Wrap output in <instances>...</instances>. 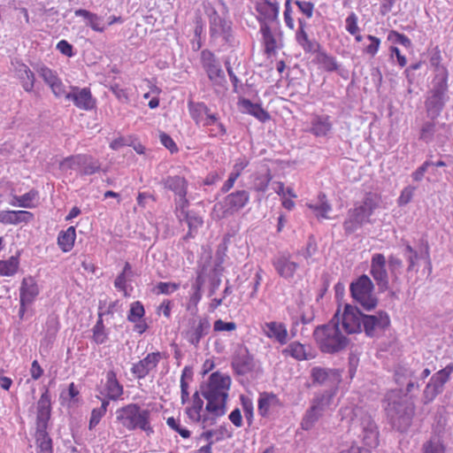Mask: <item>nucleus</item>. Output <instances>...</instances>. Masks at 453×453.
<instances>
[{"label": "nucleus", "instance_id": "55", "mask_svg": "<svg viewBox=\"0 0 453 453\" xmlns=\"http://www.w3.org/2000/svg\"><path fill=\"white\" fill-rule=\"evenodd\" d=\"M145 314L144 307L139 301L131 303L130 310L127 314V319L130 322L136 323L140 321Z\"/></svg>", "mask_w": 453, "mask_h": 453}, {"label": "nucleus", "instance_id": "19", "mask_svg": "<svg viewBox=\"0 0 453 453\" xmlns=\"http://www.w3.org/2000/svg\"><path fill=\"white\" fill-rule=\"evenodd\" d=\"M272 265L279 276L287 280H292L299 268V264L288 252L279 253L272 259Z\"/></svg>", "mask_w": 453, "mask_h": 453}, {"label": "nucleus", "instance_id": "27", "mask_svg": "<svg viewBox=\"0 0 453 453\" xmlns=\"http://www.w3.org/2000/svg\"><path fill=\"white\" fill-rule=\"evenodd\" d=\"M39 292L35 280L31 276L25 277L19 288V303L32 304Z\"/></svg>", "mask_w": 453, "mask_h": 453}, {"label": "nucleus", "instance_id": "39", "mask_svg": "<svg viewBox=\"0 0 453 453\" xmlns=\"http://www.w3.org/2000/svg\"><path fill=\"white\" fill-rule=\"evenodd\" d=\"M314 61L326 72H335L339 68L336 58L323 50L317 52Z\"/></svg>", "mask_w": 453, "mask_h": 453}, {"label": "nucleus", "instance_id": "60", "mask_svg": "<svg viewBox=\"0 0 453 453\" xmlns=\"http://www.w3.org/2000/svg\"><path fill=\"white\" fill-rule=\"evenodd\" d=\"M435 133V125L433 122L427 121L423 124L420 134H419V139L423 142L428 143L432 142L434 135Z\"/></svg>", "mask_w": 453, "mask_h": 453}, {"label": "nucleus", "instance_id": "48", "mask_svg": "<svg viewBox=\"0 0 453 453\" xmlns=\"http://www.w3.org/2000/svg\"><path fill=\"white\" fill-rule=\"evenodd\" d=\"M108 406L109 401L102 400L101 406L92 410L88 424L89 430L94 429L99 424L102 418L106 414Z\"/></svg>", "mask_w": 453, "mask_h": 453}, {"label": "nucleus", "instance_id": "8", "mask_svg": "<svg viewBox=\"0 0 453 453\" xmlns=\"http://www.w3.org/2000/svg\"><path fill=\"white\" fill-rule=\"evenodd\" d=\"M331 320L347 334L362 332L363 313L351 304H345L342 312L338 310Z\"/></svg>", "mask_w": 453, "mask_h": 453}, {"label": "nucleus", "instance_id": "14", "mask_svg": "<svg viewBox=\"0 0 453 453\" xmlns=\"http://www.w3.org/2000/svg\"><path fill=\"white\" fill-rule=\"evenodd\" d=\"M387 259L381 253H375L371 258L370 273L375 280L380 292L388 288V273L386 268Z\"/></svg>", "mask_w": 453, "mask_h": 453}, {"label": "nucleus", "instance_id": "22", "mask_svg": "<svg viewBox=\"0 0 453 453\" xmlns=\"http://www.w3.org/2000/svg\"><path fill=\"white\" fill-rule=\"evenodd\" d=\"M333 124L328 115L312 114L306 132L316 137L326 136L332 130Z\"/></svg>", "mask_w": 453, "mask_h": 453}, {"label": "nucleus", "instance_id": "15", "mask_svg": "<svg viewBox=\"0 0 453 453\" xmlns=\"http://www.w3.org/2000/svg\"><path fill=\"white\" fill-rule=\"evenodd\" d=\"M311 376L314 384L329 387V391H336L342 381V371L338 369L316 366L311 369Z\"/></svg>", "mask_w": 453, "mask_h": 453}, {"label": "nucleus", "instance_id": "43", "mask_svg": "<svg viewBox=\"0 0 453 453\" xmlns=\"http://www.w3.org/2000/svg\"><path fill=\"white\" fill-rule=\"evenodd\" d=\"M92 340L97 345L105 343L109 338V332L104 325L101 314L99 315V319L92 328Z\"/></svg>", "mask_w": 453, "mask_h": 453}, {"label": "nucleus", "instance_id": "54", "mask_svg": "<svg viewBox=\"0 0 453 453\" xmlns=\"http://www.w3.org/2000/svg\"><path fill=\"white\" fill-rule=\"evenodd\" d=\"M453 372V365H449L445 368L434 373L430 381L434 383L436 387L443 388L444 384L449 380L451 372Z\"/></svg>", "mask_w": 453, "mask_h": 453}, {"label": "nucleus", "instance_id": "52", "mask_svg": "<svg viewBox=\"0 0 453 453\" xmlns=\"http://www.w3.org/2000/svg\"><path fill=\"white\" fill-rule=\"evenodd\" d=\"M216 117V120L208 125H202L208 128V134L211 137H222L226 134V128L222 122L219 120L218 113H213Z\"/></svg>", "mask_w": 453, "mask_h": 453}, {"label": "nucleus", "instance_id": "61", "mask_svg": "<svg viewBox=\"0 0 453 453\" xmlns=\"http://www.w3.org/2000/svg\"><path fill=\"white\" fill-rule=\"evenodd\" d=\"M249 165H250V159L247 157H245V156L239 157L234 160V165H233V168H232V171L230 172V173H232V175H234L237 178H239L242 175L244 169L249 166Z\"/></svg>", "mask_w": 453, "mask_h": 453}, {"label": "nucleus", "instance_id": "30", "mask_svg": "<svg viewBox=\"0 0 453 453\" xmlns=\"http://www.w3.org/2000/svg\"><path fill=\"white\" fill-rule=\"evenodd\" d=\"M232 368L238 375H245L254 368L253 357L247 350L240 351L232 360Z\"/></svg>", "mask_w": 453, "mask_h": 453}, {"label": "nucleus", "instance_id": "20", "mask_svg": "<svg viewBox=\"0 0 453 453\" xmlns=\"http://www.w3.org/2000/svg\"><path fill=\"white\" fill-rule=\"evenodd\" d=\"M65 98L73 101L77 108L84 111H91L96 105V100L88 88L73 87L72 92L65 95Z\"/></svg>", "mask_w": 453, "mask_h": 453}, {"label": "nucleus", "instance_id": "26", "mask_svg": "<svg viewBox=\"0 0 453 453\" xmlns=\"http://www.w3.org/2000/svg\"><path fill=\"white\" fill-rule=\"evenodd\" d=\"M106 399L110 402L120 400L124 394V388L117 379V374L113 370L106 373V381L104 384Z\"/></svg>", "mask_w": 453, "mask_h": 453}, {"label": "nucleus", "instance_id": "18", "mask_svg": "<svg viewBox=\"0 0 453 453\" xmlns=\"http://www.w3.org/2000/svg\"><path fill=\"white\" fill-rule=\"evenodd\" d=\"M250 202V193L245 189L235 190L225 196L220 205L223 209V216L233 215L244 208Z\"/></svg>", "mask_w": 453, "mask_h": 453}, {"label": "nucleus", "instance_id": "16", "mask_svg": "<svg viewBox=\"0 0 453 453\" xmlns=\"http://www.w3.org/2000/svg\"><path fill=\"white\" fill-rule=\"evenodd\" d=\"M192 398V405L186 409L188 418L194 422H201L203 426L214 425L219 417L207 412L206 410L203 412V401L198 392H196Z\"/></svg>", "mask_w": 453, "mask_h": 453}, {"label": "nucleus", "instance_id": "40", "mask_svg": "<svg viewBox=\"0 0 453 453\" xmlns=\"http://www.w3.org/2000/svg\"><path fill=\"white\" fill-rule=\"evenodd\" d=\"M19 268V256H12L6 260H0V277H12Z\"/></svg>", "mask_w": 453, "mask_h": 453}, {"label": "nucleus", "instance_id": "3", "mask_svg": "<svg viewBox=\"0 0 453 453\" xmlns=\"http://www.w3.org/2000/svg\"><path fill=\"white\" fill-rule=\"evenodd\" d=\"M151 412L142 409L138 403H128L116 411V420L127 431L141 430L147 436L152 435L155 431L150 423Z\"/></svg>", "mask_w": 453, "mask_h": 453}, {"label": "nucleus", "instance_id": "24", "mask_svg": "<svg viewBox=\"0 0 453 453\" xmlns=\"http://www.w3.org/2000/svg\"><path fill=\"white\" fill-rule=\"evenodd\" d=\"M12 64L15 75L20 81L24 90L26 92L33 91L35 81L34 73L26 64L19 60H15Z\"/></svg>", "mask_w": 453, "mask_h": 453}, {"label": "nucleus", "instance_id": "35", "mask_svg": "<svg viewBox=\"0 0 453 453\" xmlns=\"http://www.w3.org/2000/svg\"><path fill=\"white\" fill-rule=\"evenodd\" d=\"M38 200V191L31 189L22 196H13L9 203L12 206L32 209L36 206Z\"/></svg>", "mask_w": 453, "mask_h": 453}, {"label": "nucleus", "instance_id": "38", "mask_svg": "<svg viewBox=\"0 0 453 453\" xmlns=\"http://www.w3.org/2000/svg\"><path fill=\"white\" fill-rule=\"evenodd\" d=\"M336 391H325L324 393L318 395L314 397L311 406H316L317 411L322 415L323 413L331 409L334 403V396Z\"/></svg>", "mask_w": 453, "mask_h": 453}, {"label": "nucleus", "instance_id": "31", "mask_svg": "<svg viewBox=\"0 0 453 453\" xmlns=\"http://www.w3.org/2000/svg\"><path fill=\"white\" fill-rule=\"evenodd\" d=\"M400 249L403 257L408 263L407 272H411L414 269L418 259H423L425 257L424 247L420 248L418 250H415L407 241L402 240Z\"/></svg>", "mask_w": 453, "mask_h": 453}, {"label": "nucleus", "instance_id": "37", "mask_svg": "<svg viewBox=\"0 0 453 453\" xmlns=\"http://www.w3.org/2000/svg\"><path fill=\"white\" fill-rule=\"evenodd\" d=\"M76 239V229L74 226H69L66 230L61 231L58 236V245L63 252H69L73 248Z\"/></svg>", "mask_w": 453, "mask_h": 453}, {"label": "nucleus", "instance_id": "5", "mask_svg": "<svg viewBox=\"0 0 453 453\" xmlns=\"http://www.w3.org/2000/svg\"><path fill=\"white\" fill-rule=\"evenodd\" d=\"M378 206L377 197L372 193H368L363 202L355 204L354 208L349 210L347 218L343 222V229L346 234H351L360 228L365 223L369 221L374 210Z\"/></svg>", "mask_w": 453, "mask_h": 453}, {"label": "nucleus", "instance_id": "10", "mask_svg": "<svg viewBox=\"0 0 453 453\" xmlns=\"http://www.w3.org/2000/svg\"><path fill=\"white\" fill-rule=\"evenodd\" d=\"M161 184L165 189L172 191L175 196L176 207L180 210L189 205L187 198L188 182L180 175H168L162 179Z\"/></svg>", "mask_w": 453, "mask_h": 453}, {"label": "nucleus", "instance_id": "59", "mask_svg": "<svg viewBox=\"0 0 453 453\" xmlns=\"http://www.w3.org/2000/svg\"><path fill=\"white\" fill-rule=\"evenodd\" d=\"M387 262L388 264V268L392 277L397 279L403 268L402 259L396 257L395 255L391 254L388 256Z\"/></svg>", "mask_w": 453, "mask_h": 453}, {"label": "nucleus", "instance_id": "62", "mask_svg": "<svg viewBox=\"0 0 453 453\" xmlns=\"http://www.w3.org/2000/svg\"><path fill=\"white\" fill-rule=\"evenodd\" d=\"M110 90L116 96V98L119 100V103H121V104H129L130 103V97H129L128 90L127 88L120 87L119 84H114V85L111 86Z\"/></svg>", "mask_w": 453, "mask_h": 453}, {"label": "nucleus", "instance_id": "46", "mask_svg": "<svg viewBox=\"0 0 453 453\" xmlns=\"http://www.w3.org/2000/svg\"><path fill=\"white\" fill-rule=\"evenodd\" d=\"M185 220L188 226V232L185 235L184 239L188 240L189 238H194L195 233L200 226H202L203 223V219L200 216H198L196 212L188 211L185 215Z\"/></svg>", "mask_w": 453, "mask_h": 453}, {"label": "nucleus", "instance_id": "28", "mask_svg": "<svg viewBox=\"0 0 453 453\" xmlns=\"http://www.w3.org/2000/svg\"><path fill=\"white\" fill-rule=\"evenodd\" d=\"M33 219L34 214L28 211H0V222L4 225L27 224Z\"/></svg>", "mask_w": 453, "mask_h": 453}, {"label": "nucleus", "instance_id": "47", "mask_svg": "<svg viewBox=\"0 0 453 453\" xmlns=\"http://www.w3.org/2000/svg\"><path fill=\"white\" fill-rule=\"evenodd\" d=\"M100 168L101 165L97 160L94 159L90 156L83 155L80 171L81 174L91 175L99 172Z\"/></svg>", "mask_w": 453, "mask_h": 453}, {"label": "nucleus", "instance_id": "36", "mask_svg": "<svg viewBox=\"0 0 453 453\" xmlns=\"http://www.w3.org/2000/svg\"><path fill=\"white\" fill-rule=\"evenodd\" d=\"M48 426L36 425L35 441L38 453H52V440L47 432Z\"/></svg>", "mask_w": 453, "mask_h": 453}, {"label": "nucleus", "instance_id": "33", "mask_svg": "<svg viewBox=\"0 0 453 453\" xmlns=\"http://www.w3.org/2000/svg\"><path fill=\"white\" fill-rule=\"evenodd\" d=\"M250 188L258 193H265L271 182L273 176L271 171L266 169L265 173L255 172L250 177Z\"/></svg>", "mask_w": 453, "mask_h": 453}, {"label": "nucleus", "instance_id": "25", "mask_svg": "<svg viewBox=\"0 0 453 453\" xmlns=\"http://www.w3.org/2000/svg\"><path fill=\"white\" fill-rule=\"evenodd\" d=\"M263 331L268 338L274 340L280 345H285L288 341L287 326L281 322H266L263 326Z\"/></svg>", "mask_w": 453, "mask_h": 453}, {"label": "nucleus", "instance_id": "11", "mask_svg": "<svg viewBox=\"0 0 453 453\" xmlns=\"http://www.w3.org/2000/svg\"><path fill=\"white\" fill-rule=\"evenodd\" d=\"M390 325V318L384 311H380L375 314H363L362 330L368 337H377L383 334Z\"/></svg>", "mask_w": 453, "mask_h": 453}, {"label": "nucleus", "instance_id": "4", "mask_svg": "<svg viewBox=\"0 0 453 453\" xmlns=\"http://www.w3.org/2000/svg\"><path fill=\"white\" fill-rule=\"evenodd\" d=\"M314 339L323 353L335 354L349 343V338L342 334V330L332 320L329 323L319 326L313 332Z\"/></svg>", "mask_w": 453, "mask_h": 453}, {"label": "nucleus", "instance_id": "41", "mask_svg": "<svg viewBox=\"0 0 453 453\" xmlns=\"http://www.w3.org/2000/svg\"><path fill=\"white\" fill-rule=\"evenodd\" d=\"M260 32L262 34L263 42L265 45V52L270 56L276 50V39L268 24L262 23Z\"/></svg>", "mask_w": 453, "mask_h": 453}, {"label": "nucleus", "instance_id": "64", "mask_svg": "<svg viewBox=\"0 0 453 453\" xmlns=\"http://www.w3.org/2000/svg\"><path fill=\"white\" fill-rule=\"evenodd\" d=\"M294 3L298 7L299 11L306 16V18L311 19L313 16L314 12V4L310 1H303V0H295Z\"/></svg>", "mask_w": 453, "mask_h": 453}, {"label": "nucleus", "instance_id": "45", "mask_svg": "<svg viewBox=\"0 0 453 453\" xmlns=\"http://www.w3.org/2000/svg\"><path fill=\"white\" fill-rule=\"evenodd\" d=\"M133 276L132 266L127 262L124 265L122 272L117 276L114 281V287L119 290L124 292V295L127 296V280Z\"/></svg>", "mask_w": 453, "mask_h": 453}, {"label": "nucleus", "instance_id": "34", "mask_svg": "<svg viewBox=\"0 0 453 453\" xmlns=\"http://www.w3.org/2000/svg\"><path fill=\"white\" fill-rule=\"evenodd\" d=\"M239 105L243 112L252 115L262 122H265L270 119L269 113L260 104H253L250 99H241Z\"/></svg>", "mask_w": 453, "mask_h": 453}, {"label": "nucleus", "instance_id": "17", "mask_svg": "<svg viewBox=\"0 0 453 453\" xmlns=\"http://www.w3.org/2000/svg\"><path fill=\"white\" fill-rule=\"evenodd\" d=\"M210 34L212 37H221L226 42H232V22L226 17H221L213 10L209 15Z\"/></svg>", "mask_w": 453, "mask_h": 453}, {"label": "nucleus", "instance_id": "2", "mask_svg": "<svg viewBox=\"0 0 453 453\" xmlns=\"http://www.w3.org/2000/svg\"><path fill=\"white\" fill-rule=\"evenodd\" d=\"M232 380L226 373L219 371L212 372L207 381L201 386V394L206 400L205 410L216 417L226 412V401Z\"/></svg>", "mask_w": 453, "mask_h": 453}, {"label": "nucleus", "instance_id": "21", "mask_svg": "<svg viewBox=\"0 0 453 453\" xmlns=\"http://www.w3.org/2000/svg\"><path fill=\"white\" fill-rule=\"evenodd\" d=\"M255 10L258 13L257 19L260 27L263 24L278 21L280 13V4L278 2L272 3L269 0H257Z\"/></svg>", "mask_w": 453, "mask_h": 453}, {"label": "nucleus", "instance_id": "1", "mask_svg": "<svg viewBox=\"0 0 453 453\" xmlns=\"http://www.w3.org/2000/svg\"><path fill=\"white\" fill-rule=\"evenodd\" d=\"M395 379L400 388L387 394L388 404L385 411L392 426L399 431H404L410 426L413 414V410L405 397L407 394L412 393L414 388H419L418 371L410 366H398Z\"/></svg>", "mask_w": 453, "mask_h": 453}, {"label": "nucleus", "instance_id": "6", "mask_svg": "<svg viewBox=\"0 0 453 453\" xmlns=\"http://www.w3.org/2000/svg\"><path fill=\"white\" fill-rule=\"evenodd\" d=\"M448 92L449 84L448 79H445V75L434 77L432 81V87L428 91V95L425 102L428 115L436 117L441 112L446 103L449 99Z\"/></svg>", "mask_w": 453, "mask_h": 453}, {"label": "nucleus", "instance_id": "44", "mask_svg": "<svg viewBox=\"0 0 453 453\" xmlns=\"http://www.w3.org/2000/svg\"><path fill=\"white\" fill-rule=\"evenodd\" d=\"M309 208L311 209L317 215L323 219H328V212L331 211L332 207L327 203L325 194H319L318 196V202L316 203H309Z\"/></svg>", "mask_w": 453, "mask_h": 453}, {"label": "nucleus", "instance_id": "7", "mask_svg": "<svg viewBox=\"0 0 453 453\" xmlns=\"http://www.w3.org/2000/svg\"><path fill=\"white\" fill-rule=\"evenodd\" d=\"M374 286L371 279L363 274L351 282L349 291L352 298L366 311L374 309L378 299L373 294Z\"/></svg>", "mask_w": 453, "mask_h": 453}, {"label": "nucleus", "instance_id": "29", "mask_svg": "<svg viewBox=\"0 0 453 453\" xmlns=\"http://www.w3.org/2000/svg\"><path fill=\"white\" fill-rule=\"evenodd\" d=\"M51 414V399L46 388L37 402L36 425L48 426Z\"/></svg>", "mask_w": 453, "mask_h": 453}, {"label": "nucleus", "instance_id": "63", "mask_svg": "<svg viewBox=\"0 0 453 453\" xmlns=\"http://www.w3.org/2000/svg\"><path fill=\"white\" fill-rule=\"evenodd\" d=\"M180 288V283L160 281L156 286L157 294L170 295Z\"/></svg>", "mask_w": 453, "mask_h": 453}, {"label": "nucleus", "instance_id": "12", "mask_svg": "<svg viewBox=\"0 0 453 453\" xmlns=\"http://www.w3.org/2000/svg\"><path fill=\"white\" fill-rule=\"evenodd\" d=\"M201 64L213 85H222L226 81L225 73L215 55L209 50L201 52Z\"/></svg>", "mask_w": 453, "mask_h": 453}, {"label": "nucleus", "instance_id": "58", "mask_svg": "<svg viewBox=\"0 0 453 453\" xmlns=\"http://www.w3.org/2000/svg\"><path fill=\"white\" fill-rule=\"evenodd\" d=\"M202 299V290L191 288L188 302L187 303V311H191L193 314L197 312V305Z\"/></svg>", "mask_w": 453, "mask_h": 453}, {"label": "nucleus", "instance_id": "32", "mask_svg": "<svg viewBox=\"0 0 453 453\" xmlns=\"http://www.w3.org/2000/svg\"><path fill=\"white\" fill-rule=\"evenodd\" d=\"M284 357H291L296 360L303 361L313 357V355L307 351L306 347L299 342H292L281 351Z\"/></svg>", "mask_w": 453, "mask_h": 453}, {"label": "nucleus", "instance_id": "53", "mask_svg": "<svg viewBox=\"0 0 453 453\" xmlns=\"http://www.w3.org/2000/svg\"><path fill=\"white\" fill-rule=\"evenodd\" d=\"M441 60L442 58L440 50H435L430 58V64L434 67L435 73L434 77L445 75V79H449L448 70L441 65Z\"/></svg>", "mask_w": 453, "mask_h": 453}, {"label": "nucleus", "instance_id": "42", "mask_svg": "<svg viewBox=\"0 0 453 453\" xmlns=\"http://www.w3.org/2000/svg\"><path fill=\"white\" fill-rule=\"evenodd\" d=\"M280 405L278 396L273 393H264L258 399V411L262 416L267 415L270 407Z\"/></svg>", "mask_w": 453, "mask_h": 453}, {"label": "nucleus", "instance_id": "9", "mask_svg": "<svg viewBox=\"0 0 453 453\" xmlns=\"http://www.w3.org/2000/svg\"><path fill=\"white\" fill-rule=\"evenodd\" d=\"M211 330V322L208 317L193 314L185 323L181 332L187 342L197 348L201 340L205 337Z\"/></svg>", "mask_w": 453, "mask_h": 453}, {"label": "nucleus", "instance_id": "23", "mask_svg": "<svg viewBox=\"0 0 453 453\" xmlns=\"http://www.w3.org/2000/svg\"><path fill=\"white\" fill-rule=\"evenodd\" d=\"M188 111L196 125H208L216 120V117L204 103H188Z\"/></svg>", "mask_w": 453, "mask_h": 453}, {"label": "nucleus", "instance_id": "13", "mask_svg": "<svg viewBox=\"0 0 453 453\" xmlns=\"http://www.w3.org/2000/svg\"><path fill=\"white\" fill-rule=\"evenodd\" d=\"M163 357L164 354L160 351L148 353L142 359L132 365L130 372L137 380L145 379L151 372L156 370Z\"/></svg>", "mask_w": 453, "mask_h": 453}, {"label": "nucleus", "instance_id": "50", "mask_svg": "<svg viewBox=\"0 0 453 453\" xmlns=\"http://www.w3.org/2000/svg\"><path fill=\"white\" fill-rule=\"evenodd\" d=\"M59 330V321L55 316H49L46 321L44 341L52 342Z\"/></svg>", "mask_w": 453, "mask_h": 453}, {"label": "nucleus", "instance_id": "57", "mask_svg": "<svg viewBox=\"0 0 453 453\" xmlns=\"http://www.w3.org/2000/svg\"><path fill=\"white\" fill-rule=\"evenodd\" d=\"M166 424L172 430L178 433L183 439H188L190 437V431L181 426L180 421L179 419H176L173 417H169L166 419Z\"/></svg>", "mask_w": 453, "mask_h": 453}, {"label": "nucleus", "instance_id": "56", "mask_svg": "<svg viewBox=\"0 0 453 453\" xmlns=\"http://www.w3.org/2000/svg\"><path fill=\"white\" fill-rule=\"evenodd\" d=\"M423 453H445V447L439 437H433L423 445Z\"/></svg>", "mask_w": 453, "mask_h": 453}, {"label": "nucleus", "instance_id": "49", "mask_svg": "<svg viewBox=\"0 0 453 453\" xmlns=\"http://www.w3.org/2000/svg\"><path fill=\"white\" fill-rule=\"evenodd\" d=\"M83 159L82 154H78L64 158L60 164L59 168L62 171L67 172L69 170L81 171V160Z\"/></svg>", "mask_w": 453, "mask_h": 453}, {"label": "nucleus", "instance_id": "51", "mask_svg": "<svg viewBox=\"0 0 453 453\" xmlns=\"http://www.w3.org/2000/svg\"><path fill=\"white\" fill-rule=\"evenodd\" d=\"M321 416L322 414L317 411L316 406H311L303 418L301 423L302 428L310 430Z\"/></svg>", "mask_w": 453, "mask_h": 453}]
</instances>
